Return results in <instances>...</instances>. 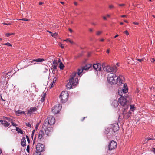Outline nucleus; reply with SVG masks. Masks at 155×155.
Returning a JSON list of instances; mask_svg holds the SVG:
<instances>
[{"mask_svg": "<svg viewBox=\"0 0 155 155\" xmlns=\"http://www.w3.org/2000/svg\"><path fill=\"white\" fill-rule=\"evenodd\" d=\"M0 122L2 123V124L5 127H8L10 125L9 123L4 120H0Z\"/></svg>", "mask_w": 155, "mask_h": 155, "instance_id": "f3484780", "label": "nucleus"}, {"mask_svg": "<svg viewBox=\"0 0 155 155\" xmlns=\"http://www.w3.org/2000/svg\"><path fill=\"white\" fill-rule=\"evenodd\" d=\"M3 24L4 25H10V23H3Z\"/></svg>", "mask_w": 155, "mask_h": 155, "instance_id": "052dcab7", "label": "nucleus"}, {"mask_svg": "<svg viewBox=\"0 0 155 155\" xmlns=\"http://www.w3.org/2000/svg\"><path fill=\"white\" fill-rule=\"evenodd\" d=\"M146 140H147V141H148V140H155V139H154L153 138H150L149 137H147V138L146 139Z\"/></svg>", "mask_w": 155, "mask_h": 155, "instance_id": "f704fd0d", "label": "nucleus"}, {"mask_svg": "<svg viewBox=\"0 0 155 155\" xmlns=\"http://www.w3.org/2000/svg\"><path fill=\"white\" fill-rule=\"evenodd\" d=\"M11 74V72H8L7 73L6 76L8 75L9 76H10Z\"/></svg>", "mask_w": 155, "mask_h": 155, "instance_id": "13d9d810", "label": "nucleus"}, {"mask_svg": "<svg viewBox=\"0 0 155 155\" xmlns=\"http://www.w3.org/2000/svg\"><path fill=\"white\" fill-rule=\"evenodd\" d=\"M25 124L27 127H31V125L29 123H26Z\"/></svg>", "mask_w": 155, "mask_h": 155, "instance_id": "e433bc0d", "label": "nucleus"}, {"mask_svg": "<svg viewBox=\"0 0 155 155\" xmlns=\"http://www.w3.org/2000/svg\"><path fill=\"white\" fill-rule=\"evenodd\" d=\"M109 8L110 9H112L114 8V6L113 5H110L109 6Z\"/></svg>", "mask_w": 155, "mask_h": 155, "instance_id": "ea45409f", "label": "nucleus"}, {"mask_svg": "<svg viewBox=\"0 0 155 155\" xmlns=\"http://www.w3.org/2000/svg\"><path fill=\"white\" fill-rule=\"evenodd\" d=\"M11 122L12 123V126L15 127H16V126H17V124H16L14 123L12 121H11Z\"/></svg>", "mask_w": 155, "mask_h": 155, "instance_id": "4c0bfd02", "label": "nucleus"}, {"mask_svg": "<svg viewBox=\"0 0 155 155\" xmlns=\"http://www.w3.org/2000/svg\"><path fill=\"white\" fill-rule=\"evenodd\" d=\"M76 73H74L72 74V76L69 80V82L66 85V87L68 89L72 88V86H75L78 83V78L74 79V77Z\"/></svg>", "mask_w": 155, "mask_h": 155, "instance_id": "f257e3e1", "label": "nucleus"}, {"mask_svg": "<svg viewBox=\"0 0 155 155\" xmlns=\"http://www.w3.org/2000/svg\"><path fill=\"white\" fill-rule=\"evenodd\" d=\"M92 67V65L91 64H88L86 65L83 68V70H88L91 68Z\"/></svg>", "mask_w": 155, "mask_h": 155, "instance_id": "4be33fe9", "label": "nucleus"}, {"mask_svg": "<svg viewBox=\"0 0 155 155\" xmlns=\"http://www.w3.org/2000/svg\"><path fill=\"white\" fill-rule=\"evenodd\" d=\"M46 95V92H43V94L41 95V97H45Z\"/></svg>", "mask_w": 155, "mask_h": 155, "instance_id": "a19ab883", "label": "nucleus"}, {"mask_svg": "<svg viewBox=\"0 0 155 155\" xmlns=\"http://www.w3.org/2000/svg\"><path fill=\"white\" fill-rule=\"evenodd\" d=\"M3 45H6L8 46H12L11 44L8 42H7L6 43L3 44Z\"/></svg>", "mask_w": 155, "mask_h": 155, "instance_id": "c9c22d12", "label": "nucleus"}, {"mask_svg": "<svg viewBox=\"0 0 155 155\" xmlns=\"http://www.w3.org/2000/svg\"><path fill=\"white\" fill-rule=\"evenodd\" d=\"M26 150L28 152V153L29 152V145H28L27 147Z\"/></svg>", "mask_w": 155, "mask_h": 155, "instance_id": "37998d69", "label": "nucleus"}, {"mask_svg": "<svg viewBox=\"0 0 155 155\" xmlns=\"http://www.w3.org/2000/svg\"><path fill=\"white\" fill-rule=\"evenodd\" d=\"M59 46L61 47L62 48H64V46L62 45V44H60Z\"/></svg>", "mask_w": 155, "mask_h": 155, "instance_id": "4d7b16f0", "label": "nucleus"}, {"mask_svg": "<svg viewBox=\"0 0 155 155\" xmlns=\"http://www.w3.org/2000/svg\"><path fill=\"white\" fill-rule=\"evenodd\" d=\"M133 23L134 25H138L139 24V23L138 22H134Z\"/></svg>", "mask_w": 155, "mask_h": 155, "instance_id": "bf43d9fd", "label": "nucleus"}, {"mask_svg": "<svg viewBox=\"0 0 155 155\" xmlns=\"http://www.w3.org/2000/svg\"><path fill=\"white\" fill-rule=\"evenodd\" d=\"M33 155H41V152L37 151H36L34 153Z\"/></svg>", "mask_w": 155, "mask_h": 155, "instance_id": "c756f323", "label": "nucleus"}, {"mask_svg": "<svg viewBox=\"0 0 155 155\" xmlns=\"http://www.w3.org/2000/svg\"><path fill=\"white\" fill-rule=\"evenodd\" d=\"M42 128L45 130V134L48 136L51 134L53 130L52 127L51 126H49L46 127H44V124H43L42 126Z\"/></svg>", "mask_w": 155, "mask_h": 155, "instance_id": "0eeeda50", "label": "nucleus"}, {"mask_svg": "<svg viewBox=\"0 0 155 155\" xmlns=\"http://www.w3.org/2000/svg\"><path fill=\"white\" fill-rule=\"evenodd\" d=\"M64 67V66L62 62H60L59 65V67L61 69H63Z\"/></svg>", "mask_w": 155, "mask_h": 155, "instance_id": "cd10ccee", "label": "nucleus"}, {"mask_svg": "<svg viewBox=\"0 0 155 155\" xmlns=\"http://www.w3.org/2000/svg\"><path fill=\"white\" fill-rule=\"evenodd\" d=\"M84 70H83V68L81 69H78V76H80V74L81 73V72H82V71Z\"/></svg>", "mask_w": 155, "mask_h": 155, "instance_id": "c85d7f7f", "label": "nucleus"}, {"mask_svg": "<svg viewBox=\"0 0 155 155\" xmlns=\"http://www.w3.org/2000/svg\"><path fill=\"white\" fill-rule=\"evenodd\" d=\"M121 17H127V16L126 15H122L121 16Z\"/></svg>", "mask_w": 155, "mask_h": 155, "instance_id": "e2e57ef3", "label": "nucleus"}, {"mask_svg": "<svg viewBox=\"0 0 155 155\" xmlns=\"http://www.w3.org/2000/svg\"><path fill=\"white\" fill-rule=\"evenodd\" d=\"M45 60L43 58H38L35 59H33V61L35 62H41L44 61Z\"/></svg>", "mask_w": 155, "mask_h": 155, "instance_id": "393cba45", "label": "nucleus"}, {"mask_svg": "<svg viewBox=\"0 0 155 155\" xmlns=\"http://www.w3.org/2000/svg\"><path fill=\"white\" fill-rule=\"evenodd\" d=\"M102 67L104 71L107 72H116L117 70V67L114 66L113 67L108 65H106L104 63L102 64Z\"/></svg>", "mask_w": 155, "mask_h": 155, "instance_id": "39448f33", "label": "nucleus"}, {"mask_svg": "<svg viewBox=\"0 0 155 155\" xmlns=\"http://www.w3.org/2000/svg\"><path fill=\"white\" fill-rule=\"evenodd\" d=\"M53 68L56 69L57 67V61L56 60H54L53 61Z\"/></svg>", "mask_w": 155, "mask_h": 155, "instance_id": "b1692460", "label": "nucleus"}, {"mask_svg": "<svg viewBox=\"0 0 155 155\" xmlns=\"http://www.w3.org/2000/svg\"><path fill=\"white\" fill-rule=\"evenodd\" d=\"M137 60L138 61L140 62H141L142 61H143V59H137Z\"/></svg>", "mask_w": 155, "mask_h": 155, "instance_id": "09e8293b", "label": "nucleus"}, {"mask_svg": "<svg viewBox=\"0 0 155 155\" xmlns=\"http://www.w3.org/2000/svg\"><path fill=\"white\" fill-rule=\"evenodd\" d=\"M57 80V78H54L53 79V83H55Z\"/></svg>", "mask_w": 155, "mask_h": 155, "instance_id": "a18cd8bd", "label": "nucleus"}, {"mask_svg": "<svg viewBox=\"0 0 155 155\" xmlns=\"http://www.w3.org/2000/svg\"><path fill=\"white\" fill-rule=\"evenodd\" d=\"M117 147V143L116 142L113 140L111 141L108 145V150H112L115 149Z\"/></svg>", "mask_w": 155, "mask_h": 155, "instance_id": "1a4fd4ad", "label": "nucleus"}, {"mask_svg": "<svg viewBox=\"0 0 155 155\" xmlns=\"http://www.w3.org/2000/svg\"><path fill=\"white\" fill-rule=\"evenodd\" d=\"M20 20L25 21H28L29 20L26 18H22L20 19Z\"/></svg>", "mask_w": 155, "mask_h": 155, "instance_id": "3c124183", "label": "nucleus"}, {"mask_svg": "<svg viewBox=\"0 0 155 155\" xmlns=\"http://www.w3.org/2000/svg\"><path fill=\"white\" fill-rule=\"evenodd\" d=\"M21 145L23 147L26 145V140L24 137H23L21 140Z\"/></svg>", "mask_w": 155, "mask_h": 155, "instance_id": "412c9836", "label": "nucleus"}, {"mask_svg": "<svg viewBox=\"0 0 155 155\" xmlns=\"http://www.w3.org/2000/svg\"><path fill=\"white\" fill-rule=\"evenodd\" d=\"M62 105L58 104L52 108V111L54 114H57L60 112L62 108Z\"/></svg>", "mask_w": 155, "mask_h": 155, "instance_id": "423d86ee", "label": "nucleus"}, {"mask_svg": "<svg viewBox=\"0 0 155 155\" xmlns=\"http://www.w3.org/2000/svg\"><path fill=\"white\" fill-rule=\"evenodd\" d=\"M14 34L13 33H7L6 34V36L7 37H9V36L10 35H14Z\"/></svg>", "mask_w": 155, "mask_h": 155, "instance_id": "58836bf2", "label": "nucleus"}, {"mask_svg": "<svg viewBox=\"0 0 155 155\" xmlns=\"http://www.w3.org/2000/svg\"><path fill=\"white\" fill-rule=\"evenodd\" d=\"M37 108L35 107H31L29 110L28 111V112L29 114H31L34 112L36 111Z\"/></svg>", "mask_w": 155, "mask_h": 155, "instance_id": "a211bd4d", "label": "nucleus"}, {"mask_svg": "<svg viewBox=\"0 0 155 155\" xmlns=\"http://www.w3.org/2000/svg\"><path fill=\"white\" fill-rule=\"evenodd\" d=\"M110 127V129L114 133L117 131L119 129V126L117 123L111 124Z\"/></svg>", "mask_w": 155, "mask_h": 155, "instance_id": "6e6552de", "label": "nucleus"}, {"mask_svg": "<svg viewBox=\"0 0 155 155\" xmlns=\"http://www.w3.org/2000/svg\"><path fill=\"white\" fill-rule=\"evenodd\" d=\"M93 30L92 29H91V28H90L89 29V31L90 32H93Z\"/></svg>", "mask_w": 155, "mask_h": 155, "instance_id": "0e129e2a", "label": "nucleus"}, {"mask_svg": "<svg viewBox=\"0 0 155 155\" xmlns=\"http://www.w3.org/2000/svg\"><path fill=\"white\" fill-rule=\"evenodd\" d=\"M121 91L123 92V94H124L126 95V94L128 92V88L126 84H124V87L123 88L122 90L121 89Z\"/></svg>", "mask_w": 155, "mask_h": 155, "instance_id": "ddd939ff", "label": "nucleus"}, {"mask_svg": "<svg viewBox=\"0 0 155 155\" xmlns=\"http://www.w3.org/2000/svg\"><path fill=\"white\" fill-rule=\"evenodd\" d=\"M119 105L118 102L117 100H115L112 102V105L114 107H115L118 106Z\"/></svg>", "mask_w": 155, "mask_h": 155, "instance_id": "aec40b11", "label": "nucleus"}, {"mask_svg": "<svg viewBox=\"0 0 155 155\" xmlns=\"http://www.w3.org/2000/svg\"><path fill=\"white\" fill-rule=\"evenodd\" d=\"M155 61V59L154 58H152L151 59V61L152 63H153Z\"/></svg>", "mask_w": 155, "mask_h": 155, "instance_id": "49530a36", "label": "nucleus"}, {"mask_svg": "<svg viewBox=\"0 0 155 155\" xmlns=\"http://www.w3.org/2000/svg\"><path fill=\"white\" fill-rule=\"evenodd\" d=\"M44 145L43 144L38 143L36 146V150L38 151L41 152L45 150Z\"/></svg>", "mask_w": 155, "mask_h": 155, "instance_id": "9d476101", "label": "nucleus"}, {"mask_svg": "<svg viewBox=\"0 0 155 155\" xmlns=\"http://www.w3.org/2000/svg\"><path fill=\"white\" fill-rule=\"evenodd\" d=\"M130 111H133L134 110H135L136 108L134 107V105L132 104L130 105Z\"/></svg>", "mask_w": 155, "mask_h": 155, "instance_id": "bb28decb", "label": "nucleus"}, {"mask_svg": "<svg viewBox=\"0 0 155 155\" xmlns=\"http://www.w3.org/2000/svg\"><path fill=\"white\" fill-rule=\"evenodd\" d=\"M118 100L120 104L122 106L124 110L128 108L129 103L126 97H120Z\"/></svg>", "mask_w": 155, "mask_h": 155, "instance_id": "7ed1b4c3", "label": "nucleus"}, {"mask_svg": "<svg viewBox=\"0 0 155 155\" xmlns=\"http://www.w3.org/2000/svg\"><path fill=\"white\" fill-rule=\"evenodd\" d=\"M124 111H123V117L124 118L127 119L130 116L131 112L130 111L128 112L124 113Z\"/></svg>", "mask_w": 155, "mask_h": 155, "instance_id": "2eb2a0df", "label": "nucleus"}, {"mask_svg": "<svg viewBox=\"0 0 155 155\" xmlns=\"http://www.w3.org/2000/svg\"><path fill=\"white\" fill-rule=\"evenodd\" d=\"M45 97H42L41 99V102H43L44 101V100H45Z\"/></svg>", "mask_w": 155, "mask_h": 155, "instance_id": "603ef678", "label": "nucleus"}, {"mask_svg": "<svg viewBox=\"0 0 155 155\" xmlns=\"http://www.w3.org/2000/svg\"><path fill=\"white\" fill-rule=\"evenodd\" d=\"M63 41H66L67 42H69L71 44L73 43V42L71 41L69 39H67L66 40H64Z\"/></svg>", "mask_w": 155, "mask_h": 155, "instance_id": "473e14b6", "label": "nucleus"}, {"mask_svg": "<svg viewBox=\"0 0 155 155\" xmlns=\"http://www.w3.org/2000/svg\"><path fill=\"white\" fill-rule=\"evenodd\" d=\"M119 36V35L118 34H117L114 37V38H116L117 37H118Z\"/></svg>", "mask_w": 155, "mask_h": 155, "instance_id": "774afa93", "label": "nucleus"}, {"mask_svg": "<svg viewBox=\"0 0 155 155\" xmlns=\"http://www.w3.org/2000/svg\"><path fill=\"white\" fill-rule=\"evenodd\" d=\"M110 129L109 128H107L106 129L105 133L106 134H107L109 131Z\"/></svg>", "mask_w": 155, "mask_h": 155, "instance_id": "79ce46f5", "label": "nucleus"}, {"mask_svg": "<svg viewBox=\"0 0 155 155\" xmlns=\"http://www.w3.org/2000/svg\"><path fill=\"white\" fill-rule=\"evenodd\" d=\"M69 96L68 92L67 91H63L61 93L59 97H68Z\"/></svg>", "mask_w": 155, "mask_h": 155, "instance_id": "4468645a", "label": "nucleus"}, {"mask_svg": "<svg viewBox=\"0 0 155 155\" xmlns=\"http://www.w3.org/2000/svg\"><path fill=\"white\" fill-rule=\"evenodd\" d=\"M74 4L75 5H78V3L77 2H74Z\"/></svg>", "mask_w": 155, "mask_h": 155, "instance_id": "69168bd1", "label": "nucleus"}, {"mask_svg": "<svg viewBox=\"0 0 155 155\" xmlns=\"http://www.w3.org/2000/svg\"><path fill=\"white\" fill-rule=\"evenodd\" d=\"M55 118L54 117L52 116H48L47 118V120H46L44 123V127L51 126L54 124L55 123Z\"/></svg>", "mask_w": 155, "mask_h": 155, "instance_id": "20e7f679", "label": "nucleus"}, {"mask_svg": "<svg viewBox=\"0 0 155 155\" xmlns=\"http://www.w3.org/2000/svg\"><path fill=\"white\" fill-rule=\"evenodd\" d=\"M58 34L57 33H52L51 36L54 38H56V36H57Z\"/></svg>", "mask_w": 155, "mask_h": 155, "instance_id": "2f4dec72", "label": "nucleus"}, {"mask_svg": "<svg viewBox=\"0 0 155 155\" xmlns=\"http://www.w3.org/2000/svg\"><path fill=\"white\" fill-rule=\"evenodd\" d=\"M16 130L17 131L18 133H20L21 134H23V131L20 128L18 127H16Z\"/></svg>", "mask_w": 155, "mask_h": 155, "instance_id": "a878e982", "label": "nucleus"}, {"mask_svg": "<svg viewBox=\"0 0 155 155\" xmlns=\"http://www.w3.org/2000/svg\"><path fill=\"white\" fill-rule=\"evenodd\" d=\"M118 94L121 96V97H127L126 95L123 94V92L121 91V89H120L118 91Z\"/></svg>", "mask_w": 155, "mask_h": 155, "instance_id": "5701e85b", "label": "nucleus"}, {"mask_svg": "<svg viewBox=\"0 0 155 155\" xmlns=\"http://www.w3.org/2000/svg\"><path fill=\"white\" fill-rule=\"evenodd\" d=\"M54 83H52V84H51V86L50 87V88H52L54 86Z\"/></svg>", "mask_w": 155, "mask_h": 155, "instance_id": "8fccbe9b", "label": "nucleus"}, {"mask_svg": "<svg viewBox=\"0 0 155 155\" xmlns=\"http://www.w3.org/2000/svg\"><path fill=\"white\" fill-rule=\"evenodd\" d=\"M93 67L97 71H100L101 68V64L99 63L94 64Z\"/></svg>", "mask_w": 155, "mask_h": 155, "instance_id": "f8f14e48", "label": "nucleus"}, {"mask_svg": "<svg viewBox=\"0 0 155 155\" xmlns=\"http://www.w3.org/2000/svg\"><path fill=\"white\" fill-rule=\"evenodd\" d=\"M34 62H35L33 61V60H32L31 61H30L28 63H29V64L31 65L32 63H33Z\"/></svg>", "mask_w": 155, "mask_h": 155, "instance_id": "de8ad7c7", "label": "nucleus"}, {"mask_svg": "<svg viewBox=\"0 0 155 155\" xmlns=\"http://www.w3.org/2000/svg\"><path fill=\"white\" fill-rule=\"evenodd\" d=\"M117 79L116 75L112 73L109 74L107 78L108 83L111 84H117Z\"/></svg>", "mask_w": 155, "mask_h": 155, "instance_id": "f03ea898", "label": "nucleus"}, {"mask_svg": "<svg viewBox=\"0 0 155 155\" xmlns=\"http://www.w3.org/2000/svg\"><path fill=\"white\" fill-rule=\"evenodd\" d=\"M68 97H59L60 102L62 103H65L68 100Z\"/></svg>", "mask_w": 155, "mask_h": 155, "instance_id": "6ab92c4d", "label": "nucleus"}, {"mask_svg": "<svg viewBox=\"0 0 155 155\" xmlns=\"http://www.w3.org/2000/svg\"><path fill=\"white\" fill-rule=\"evenodd\" d=\"M87 117H83V119H82L81 120V121H83V120H84L85 118H87Z\"/></svg>", "mask_w": 155, "mask_h": 155, "instance_id": "338daca9", "label": "nucleus"}, {"mask_svg": "<svg viewBox=\"0 0 155 155\" xmlns=\"http://www.w3.org/2000/svg\"><path fill=\"white\" fill-rule=\"evenodd\" d=\"M117 82L119 84H123V79L124 77L122 76H119L118 77H117Z\"/></svg>", "mask_w": 155, "mask_h": 155, "instance_id": "dca6fc26", "label": "nucleus"}, {"mask_svg": "<svg viewBox=\"0 0 155 155\" xmlns=\"http://www.w3.org/2000/svg\"><path fill=\"white\" fill-rule=\"evenodd\" d=\"M151 151L152 152H153L155 154V148H153V149L151 150Z\"/></svg>", "mask_w": 155, "mask_h": 155, "instance_id": "5fc2aeb1", "label": "nucleus"}, {"mask_svg": "<svg viewBox=\"0 0 155 155\" xmlns=\"http://www.w3.org/2000/svg\"><path fill=\"white\" fill-rule=\"evenodd\" d=\"M21 113H22V111L18 110L16 112V114L18 116L19 114H21Z\"/></svg>", "mask_w": 155, "mask_h": 155, "instance_id": "72a5a7b5", "label": "nucleus"}, {"mask_svg": "<svg viewBox=\"0 0 155 155\" xmlns=\"http://www.w3.org/2000/svg\"><path fill=\"white\" fill-rule=\"evenodd\" d=\"M45 134L43 131L41 130L39 132L38 137L39 140L42 141L44 139Z\"/></svg>", "mask_w": 155, "mask_h": 155, "instance_id": "9b49d317", "label": "nucleus"}, {"mask_svg": "<svg viewBox=\"0 0 155 155\" xmlns=\"http://www.w3.org/2000/svg\"><path fill=\"white\" fill-rule=\"evenodd\" d=\"M101 31H98L96 33V35H99L102 33Z\"/></svg>", "mask_w": 155, "mask_h": 155, "instance_id": "c03bdc74", "label": "nucleus"}, {"mask_svg": "<svg viewBox=\"0 0 155 155\" xmlns=\"http://www.w3.org/2000/svg\"><path fill=\"white\" fill-rule=\"evenodd\" d=\"M3 118L6 119L7 120H8L9 121H12V119H11L10 118H9L8 117H3Z\"/></svg>", "mask_w": 155, "mask_h": 155, "instance_id": "7c9ffc66", "label": "nucleus"}, {"mask_svg": "<svg viewBox=\"0 0 155 155\" xmlns=\"http://www.w3.org/2000/svg\"><path fill=\"white\" fill-rule=\"evenodd\" d=\"M68 30H69V31L70 32H71V33H72V32H73V31H72V30L71 29V28H69V29H68Z\"/></svg>", "mask_w": 155, "mask_h": 155, "instance_id": "680f3d73", "label": "nucleus"}, {"mask_svg": "<svg viewBox=\"0 0 155 155\" xmlns=\"http://www.w3.org/2000/svg\"><path fill=\"white\" fill-rule=\"evenodd\" d=\"M118 5L120 6H123L125 5V4H119Z\"/></svg>", "mask_w": 155, "mask_h": 155, "instance_id": "864d4df0", "label": "nucleus"}, {"mask_svg": "<svg viewBox=\"0 0 155 155\" xmlns=\"http://www.w3.org/2000/svg\"><path fill=\"white\" fill-rule=\"evenodd\" d=\"M124 32H125V34L127 35H128L129 34V33L127 31V30L125 31H124Z\"/></svg>", "mask_w": 155, "mask_h": 155, "instance_id": "6e6d98bb", "label": "nucleus"}]
</instances>
